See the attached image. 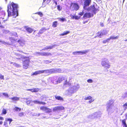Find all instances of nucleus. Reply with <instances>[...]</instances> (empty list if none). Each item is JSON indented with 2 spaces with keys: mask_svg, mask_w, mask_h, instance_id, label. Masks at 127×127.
Here are the masks:
<instances>
[{
  "mask_svg": "<svg viewBox=\"0 0 127 127\" xmlns=\"http://www.w3.org/2000/svg\"><path fill=\"white\" fill-rule=\"evenodd\" d=\"M18 6L17 4L13 2L7 5V11L8 16L11 15V13H12V15L16 17L18 15L17 8Z\"/></svg>",
  "mask_w": 127,
  "mask_h": 127,
  "instance_id": "f257e3e1",
  "label": "nucleus"
},
{
  "mask_svg": "<svg viewBox=\"0 0 127 127\" xmlns=\"http://www.w3.org/2000/svg\"><path fill=\"white\" fill-rule=\"evenodd\" d=\"M106 109L109 114L113 113L115 110V107L113 104V101L112 99L109 100L106 104Z\"/></svg>",
  "mask_w": 127,
  "mask_h": 127,
  "instance_id": "f03ea898",
  "label": "nucleus"
},
{
  "mask_svg": "<svg viewBox=\"0 0 127 127\" xmlns=\"http://www.w3.org/2000/svg\"><path fill=\"white\" fill-rule=\"evenodd\" d=\"M80 86L79 85L71 86L69 88V89L66 91L65 94L66 95H67L73 93L76 91L78 90Z\"/></svg>",
  "mask_w": 127,
  "mask_h": 127,
  "instance_id": "7ed1b4c3",
  "label": "nucleus"
},
{
  "mask_svg": "<svg viewBox=\"0 0 127 127\" xmlns=\"http://www.w3.org/2000/svg\"><path fill=\"white\" fill-rule=\"evenodd\" d=\"M101 64L102 66L106 68H109L111 66L108 60L106 58H104L102 61Z\"/></svg>",
  "mask_w": 127,
  "mask_h": 127,
  "instance_id": "20e7f679",
  "label": "nucleus"
},
{
  "mask_svg": "<svg viewBox=\"0 0 127 127\" xmlns=\"http://www.w3.org/2000/svg\"><path fill=\"white\" fill-rule=\"evenodd\" d=\"M30 59L29 57L27 58V59L25 60L23 63V66L24 69H26L28 67L29 62Z\"/></svg>",
  "mask_w": 127,
  "mask_h": 127,
  "instance_id": "39448f33",
  "label": "nucleus"
},
{
  "mask_svg": "<svg viewBox=\"0 0 127 127\" xmlns=\"http://www.w3.org/2000/svg\"><path fill=\"white\" fill-rule=\"evenodd\" d=\"M40 109L47 113H49L52 112V110L51 109L46 106H41L40 107Z\"/></svg>",
  "mask_w": 127,
  "mask_h": 127,
  "instance_id": "423d86ee",
  "label": "nucleus"
},
{
  "mask_svg": "<svg viewBox=\"0 0 127 127\" xmlns=\"http://www.w3.org/2000/svg\"><path fill=\"white\" fill-rule=\"evenodd\" d=\"M107 32L106 29H104L103 31L101 32H98L97 35V36H95L94 38H95L96 37H99L100 38L101 36H102L104 35H106L107 34Z\"/></svg>",
  "mask_w": 127,
  "mask_h": 127,
  "instance_id": "0eeeda50",
  "label": "nucleus"
},
{
  "mask_svg": "<svg viewBox=\"0 0 127 127\" xmlns=\"http://www.w3.org/2000/svg\"><path fill=\"white\" fill-rule=\"evenodd\" d=\"M71 7L73 10H77L79 9V7L78 4L75 3H72L71 4Z\"/></svg>",
  "mask_w": 127,
  "mask_h": 127,
  "instance_id": "6e6552de",
  "label": "nucleus"
},
{
  "mask_svg": "<svg viewBox=\"0 0 127 127\" xmlns=\"http://www.w3.org/2000/svg\"><path fill=\"white\" fill-rule=\"evenodd\" d=\"M36 54L37 55H40L42 56H48L51 55L50 53L45 52L43 53L36 52Z\"/></svg>",
  "mask_w": 127,
  "mask_h": 127,
  "instance_id": "1a4fd4ad",
  "label": "nucleus"
},
{
  "mask_svg": "<svg viewBox=\"0 0 127 127\" xmlns=\"http://www.w3.org/2000/svg\"><path fill=\"white\" fill-rule=\"evenodd\" d=\"M64 107L61 106H56V114L57 113H59L61 111L64 110Z\"/></svg>",
  "mask_w": 127,
  "mask_h": 127,
  "instance_id": "9d476101",
  "label": "nucleus"
},
{
  "mask_svg": "<svg viewBox=\"0 0 127 127\" xmlns=\"http://www.w3.org/2000/svg\"><path fill=\"white\" fill-rule=\"evenodd\" d=\"M88 51V50H85L83 51H80L78 52H73L72 54L74 55H76L77 53H79L81 55L83 54H85Z\"/></svg>",
  "mask_w": 127,
  "mask_h": 127,
  "instance_id": "9b49d317",
  "label": "nucleus"
},
{
  "mask_svg": "<svg viewBox=\"0 0 127 127\" xmlns=\"http://www.w3.org/2000/svg\"><path fill=\"white\" fill-rule=\"evenodd\" d=\"M27 91H30L32 93H36L39 91V89L37 88H35L32 89H27Z\"/></svg>",
  "mask_w": 127,
  "mask_h": 127,
  "instance_id": "f8f14e48",
  "label": "nucleus"
},
{
  "mask_svg": "<svg viewBox=\"0 0 127 127\" xmlns=\"http://www.w3.org/2000/svg\"><path fill=\"white\" fill-rule=\"evenodd\" d=\"M91 10L95 14L96 12L98 11V9L96 8L95 6L93 5L92 6H91Z\"/></svg>",
  "mask_w": 127,
  "mask_h": 127,
  "instance_id": "ddd939ff",
  "label": "nucleus"
},
{
  "mask_svg": "<svg viewBox=\"0 0 127 127\" xmlns=\"http://www.w3.org/2000/svg\"><path fill=\"white\" fill-rule=\"evenodd\" d=\"M91 1V0H85L84 2V6L85 7L88 6Z\"/></svg>",
  "mask_w": 127,
  "mask_h": 127,
  "instance_id": "4468645a",
  "label": "nucleus"
},
{
  "mask_svg": "<svg viewBox=\"0 0 127 127\" xmlns=\"http://www.w3.org/2000/svg\"><path fill=\"white\" fill-rule=\"evenodd\" d=\"M92 14L90 13H86L84 15L83 18H87L90 17L92 16Z\"/></svg>",
  "mask_w": 127,
  "mask_h": 127,
  "instance_id": "2eb2a0df",
  "label": "nucleus"
},
{
  "mask_svg": "<svg viewBox=\"0 0 127 127\" xmlns=\"http://www.w3.org/2000/svg\"><path fill=\"white\" fill-rule=\"evenodd\" d=\"M70 85L71 84L69 83L68 82V81H67V80H66L65 81V82H64L63 85V88H64L66 87L70 86Z\"/></svg>",
  "mask_w": 127,
  "mask_h": 127,
  "instance_id": "dca6fc26",
  "label": "nucleus"
},
{
  "mask_svg": "<svg viewBox=\"0 0 127 127\" xmlns=\"http://www.w3.org/2000/svg\"><path fill=\"white\" fill-rule=\"evenodd\" d=\"M41 73H45L47 74L48 75H49V74L51 73V72L49 70H41Z\"/></svg>",
  "mask_w": 127,
  "mask_h": 127,
  "instance_id": "f3484780",
  "label": "nucleus"
},
{
  "mask_svg": "<svg viewBox=\"0 0 127 127\" xmlns=\"http://www.w3.org/2000/svg\"><path fill=\"white\" fill-rule=\"evenodd\" d=\"M26 30L29 33H32L33 31V29L31 27H27L26 28Z\"/></svg>",
  "mask_w": 127,
  "mask_h": 127,
  "instance_id": "a211bd4d",
  "label": "nucleus"
},
{
  "mask_svg": "<svg viewBox=\"0 0 127 127\" xmlns=\"http://www.w3.org/2000/svg\"><path fill=\"white\" fill-rule=\"evenodd\" d=\"M33 102L36 104H42L43 105H45L46 103L44 102H40L37 100H34L33 101Z\"/></svg>",
  "mask_w": 127,
  "mask_h": 127,
  "instance_id": "6ab92c4d",
  "label": "nucleus"
},
{
  "mask_svg": "<svg viewBox=\"0 0 127 127\" xmlns=\"http://www.w3.org/2000/svg\"><path fill=\"white\" fill-rule=\"evenodd\" d=\"M95 113L96 118L100 117L102 114L101 112L100 111H98L97 112H95Z\"/></svg>",
  "mask_w": 127,
  "mask_h": 127,
  "instance_id": "aec40b11",
  "label": "nucleus"
},
{
  "mask_svg": "<svg viewBox=\"0 0 127 127\" xmlns=\"http://www.w3.org/2000/svg\"><path fill=\"white\" fill-rule=\"evenodd\" d=\"M53 46H46V47H44V48H43L42 50H47L49 49H51L53 48Z\"/></svg>",
  "mask_w": 127,
  "mask_h": 127,
  "instance_id": "412c9836",
  "label": "nucleus"
},
{
  "mask_svg": "<svg viewBox=\"0 0 127 127\" xmlns=\"http://www.w3.org/2000/svg\"><path fill=\"white\" fill-rule=\"evenodd\" d=\"M46 30V29L45 28H42L39 31V32L38 33V34L39 35L40 34H42Z\"/></svg>",
  "mask_w": 127,
  "mask_h": 127,
  "instance_id": "4be33fe9",
  "label": "nucleus"
},
{
  "mask_svg": "<svg viewBox=\"0 0 127 127\" xmlns=\"http://www.w3.org/2000/svg\"><path fill=\"white\" fill-rule=\"evenodd\" d=\"M88 118L91 119H94L96 118L95 113H93L92 114L90 115L88 117Z\"/></svg>",
  "mask_w": 127,
  "mask_h": 127,
  "instance_id": "5701e85b",
  "label": "nucleus"
},
{
  "mask_svg": "<svg viewBox=\"0 0 127 127\" xmlns=\"http://www.w3.org/2000/svg\"><path fill=\"white\" fill-rule=\"evenodd\" d=\"M41 73V70H39L38 71H35L33 72L31 75H37Z\"/></svg>",
  "mask_w": 127,
  "mask_h": 127,
  "instance_id": "b1692460",
  "label": "nucleus"
},
{
  "mask_svg": "<svg viewBox=\"0 0 127 127\" xmlns=\"http://www.w3.org/2000/svg\"><path fill=\"white\" fill-rule=\"evenodd\" d=\"M19 98H20L19 97H12L10 99L12 100L13 101H15L18 100L19 99Z\"/></svg>",
  "mask_w": 127,
  "mask_h": 127,
  "instance_id": "393cba45",
  "label": "nucleus"
},
{
  "mask_svg": "<svg viewBox=\"0 0 127 127\" xmlns=\"http://www.w3.org/2000/svg\"><path fill=\"white\" fill-rule=\"evenodd\" d=\"M63 80H64V77H59L58 79L57 82L60 83L61 81H62Z\"/></svg>",
  "mask_w": 127,
  "mask_h": 127,
  "instance_id": "a878e982",
  "label": "nucleus"
},
{
  "mask_svg": "<svg viewBox=\"0 0 127 127\" xmlns=\"http://www.w3.org/2000/svg\"><path fill=\"white\" fill-rule=\"evenodd\" d=\"M56 99L60 100L61 101H63L64 99L62 97L60 96H56Z\"/></svg>",
  "mask_w": 127,
  "mask_h": 127,
  "instance_id": "bb28decb",
  "label": "nucleus"
},
{
  "mask_svg": "<svg viewBox=\"0 0 127 127\" xmlns=\"http://www.w3.org/2000/svg\"><path fill=\"white\" fill-rule=\"evenodd\" d=\"M7 113V110L5 108H3L2 110V112L1 114H2L5 115Z\"/></svg>",
  "mask_w": 127,
  "mask_h": 127,
  "instance_id": "cd10ccee",
  "label": "nucleus"
},
{
  "mask_svg": "<svg viewBox=\"0 0 127 127\" xmlns=\"http://www.w3.org/2000/svg\"><path fill=\"white\" fill-rule=\"evenodd\" d=\"M14 110L15 111H21V109L20 108H19L17 107H15L14 109Z\"/></svg>",
  "mask_w": 127,
  "mask_h": 127,
  "instance_id": "c85d7f7f",
  "label": "nucleus"
},
{
  "mask_svg": "<svg viewBox=\"0 0 127 127\" xmlns=\"http://www.w3.org/2000/svg\"><path fill=\"white\" fill-rule=\"evenodd\" d=\"M123 108L124 110H126L127 109V102L125 103L123 105Z\"/></svg>",
  "mask_w": 127,
  "mask_h": 127,
  "instance_id": "c756f323",
  "label": "nucleus"
},
{
  "mask_svg": "<svg viewBox=\"0 0 127 127\" xmlns=\"http://www.w3.org/2000/svg\"><path fill=\"white\" fill-rule=\"evenodd\" d=\"M19 43V45L20 46H23L24 45V43L21 40H19L18 41Z\"/></svg>",
  "mask_w": 127,
  "mask_h": 127,
  "instance_id": "7c9ffc66",
  "label": "nucleus"
},
{
  "mask_svg": "<svg viewBox=\"0 0 127 127\" xmlns=\"http://www.w3.org/2000/svg\"><path fill=\"white\" fill-rule=\"evenodd\" d=\"M119 37V36H117L116 37L114 36H111L110 38H109V40L111 39H118Z\"/></svg>",
  "mask_w": 127,
  "mask_h": 127,
  "instance_id": "2f4dec72",
  "label": "nucleus"
},
{
  "mask_svg": "<svg viewBox=\"0 0 127 127\" xmlns=\"http://www.w3.org/2000/svg\"><path fill=\"white\" fill-rule=\"evenodd\" d=\"M58 20L61 21L63 22L66 20V19L64 18H57Z\"/></svg>",
  "mask_w": 127,
  "mask_h": 127,
  "instance_id": "473e14b6",
  "label": "nucleus"
},
{
  "mask_svg": "<svg viewBox=\"0 0 127 127\" xmlns=\"http://www.w3.org/2000/svg\"><path fill=\"white\" fill-rule=\"evenodd\" d=\"M69 32L67 31H64L63 33L60 34V35L63 36L66 35Z\"/></svg>",
  "mask_w": 127,
  "mask_h": 127,
  "instance_id": "72a5a7b5",
  "label": "nucleus"
},
{
  "mask_svg": "<svg viewBox=\"0 0 127 127\" xmlns=\"http://www.w3.org/2000/svg\"><path fill=\"white\" fill-rule=\"evenodd\" d=\"M35 14H38V15H39L40 17H42L43 15L42 13L40 12H36L35 13Z\"/></svg>",
  "mask_w": 127,
  "mask_h": 127,
  "instance_id": "f704fd0d",
  "label": "nucleus"
},
{
  "mask_svg": "<svg viewBox=\"0 0 127 127\" xmlns=\"http://www.w3.org/2000/svg\"><path fill=\"white\" fill-rule=\"evenodd\" d=\"M62 9V6L60 5H58L57 6V9L59 11H60Z\"/></svg>",
  "mask_w": 127,
  "mask_h": 127,
  "instance_id": "c9c22d12",
  "label": "nucleus"
},
{
  "mask_svg": "<svg viewBox=\"0 0 127 127\" xmlns=\"http://www.w3.org/2000/svg\"><path fill=\"white\" fill-rule=\"evenodd\" d=\"M92 97L90 96H88L87 97H85L84 98V99L85 100H90L92 98Z\"/></svg>",
  "mask_w": 127,
  "mask_h": 127,
  "instance_id": "e433bc0d",
  "label": "nucleus"
},
{
  "mask_svg": "<svg viewBox=\"0 0 127 127\" xmlns=\"http://www.w3.org/2000/svg\"><path fill=\"white\" fill-rule=\"evenodd\" d=\"M24 115V113L23 112L20 113L18 114V116L20 117H22Z\"/></svg>",
  "mask_w": 127,
  "mask_h": 127,
  "instance_id": "4c0bfd02",
  "label": "nucleus"
},
{
  "mask_svg": "<svg viewBox=\"0 0 127 127\" xmlns=\"http://www.w3.org/2000/svg\"><path fill=\"white\" fill-rule=\"evenodd\" d=\"M6 121H9V124H10L11 122L12 121V120L10 118H8L6 119Z\"/></svg>",
  "mask_w": 127,
  "mask_h": 127,
  "instance_id": "58836bf2",
  "label": "nucleus"
},
{
  "mask_svg": "<svg viewBox=\"0 0 127 127\" xmlns=\"http://www.w3.org/2000/svg\"><path fill=\"white\" fill-rule=\"evenodd\" d=\"M62 71L61 69H56V72H61Z\"/></svg>",
  "mask_w": 127,
  "mask_h": 127,
  "instance_id": "ea45409f",
  "label": "nucleus"
},
{
  "mask_svg": "<svg viewBox=\"0 0 127 127\" xmlns=\"http://www.w3.org/2000/svg\"><path fill=\"white\" fill-rule=\"evenodd\" d=\"M109 40V39L108 38L106 40H103V41L102 42L103 43H105L107 42H108Z\"/></svg>",
  "mask_w": 127,
  "mask_h": 127,
  "instance_id": "a19ab883",
  "label": "nucleus"
},
{
  "mask_svg": "<svg viewBox=\"0 0 127 127\" xmlns=\"http://www.w3.org/2000/svg\"><path fill=\"white\" fill-rule=\"evenodd\" d=\"M13 65L16 67H18L20 66V65L19 64H17L16 63H14Z\"/></svg>",
  "mask_w": 127,
  "mask_h": 127,
  "instance_id": "79ce46f5",
  "label": "nucleus"
},
{
  "mask_svg": "<svg viewBox=\"0 0 127 127\" xmlns=\"http://www.w3.org/2000/svg\"><path fill=\"white\" fill-rule=\"evenodd\" d=\"M87 82L89 83H92L93 81L91 79H89L87 80Z\"/></svg>",
  "mask_w": 127,
  "mask_h": 127,
  "instance_id": "37998d69",
  "label": "nucleus"
},
{
  "mask_svg": "<svg viewBox=\"0 0 127 127\" xmlns=\"http://www.w3.org/2000/svg\"><path fill=\"white\" fill-rule=\"evenodd\" d=\"M4 75H2L1 74H0V79H2L4 80Z\"/></svg>",
  "mask_w": 127,
  "mask_h": 127,
  "instance_id": "c03bdc74",
  "label": "nucleus"
},
{
  "mask_svg": "<svg viewBox=\"0 0 127 127\" xmlns=\"http://www.w3.org/2000/svg\"><path fill=\"white\" fill-rule=\"evenodd\" d=\"M123 96L124 98L127 97V91L124 94Z\"/></svg>",
  "mask_w": 127,
  "mask_h": 127,
  "instance_id": "a18cd8bd",
  "label": "nucleus"
},
{
  "mask_svg": "<svg viewBox=\"0 0 127 127\" xmlns=\"http://www.w3.org/2000/svg\"><path fill=\"white\" fill-rule=\"evenodd\" d=\"M2 94L4 95L6 97H8V94H7L6 93H2Z\"/></svg>",
  "mask_w": 127,
  "mask_h": 127,
  "instance_id": "49530a36",
  "label": "nucleus"
},
{
  "mask_svg": "<svg viewBox=\"0 0 127 127\" xmlns=\"http://www.w3.org/2000/svg\"><path fill=\"white\" fill-rule=\"evenodd\" d=\"M80 17H79L78 16H75V19L76 20H77L80 18Z\"/></svg>",
  "mask_w": 127,
  "mask_h": 127,
  "instance_id": "de8ad7c7",
  "label": "nucleus"
},
{
  "mask_svg": "<svg viewBox=\"0 0 127 127\" xmlns=\"http://www.w3.org/2000/svg\"><path fill=\"white\" fill-rule=\"evenodd\" d=\"M46 98V97L44 95H42L40 97L41 99L42 100L44 99V98Z\"/></svg>",
  "mask_w": 127,
  "mask_h": 127,
  "instance_id": "09e8293b",
  "label": "nucleus"
},
{
  "mask_svg": "<svg viewBox=\"0 0 127 127\" xmlns=\"http://www.w3.org/2000/svg\"><path fill=\"white\" fill-rule=\"evenodd\" d=\"M122 123L124 125H125V124H126V120H124L122 121Z\"/></svg>",
  "mask_w": 127,
  "mask_h": 127,
  "instance_id": "8fccbe9b",
  "label": "nucleus"
},
{
  "mask_svg": "<svg viewBox=\"0 0 127 127\" xmlns=\"http://www.w3.org/2000/svg\"><path fill=\"white\" fill-rule=\"evenodd\" d=\"M52 26L54 27H56V21L53 22L52 25Z\"/></svg>",
  "mask_w": 127,
  "mask_h": 127,
  "instance_id": "3c124183",
  "label": "nucleus"
},
{
  "mask_svg": "<svg viewBox=\"0 0 127 127\" xmlns=\"http://www.w3.org/2000/svg\"><path fill=\"white\" fill-rule=\"evenodd\" d=\"M91 99V100H89V103H91L92 102H93L94 100V99Z\"/></svg>",
  "mask_w": 127,
  "mask_h": 127,
  "instance_id": "603ef678",
  "label": "nucleus"
},
{
  "mask_svg": "<svg viewBox=\"0 0 127 127\" xmlns=\"http://www.w3.org/2000/svg\"><path fill=\"white\" fill-rule=\"evenodd\" d=\"M83 14H84V12L83 11H82L81 12H80L79 13V15H80L81 16Z\"/></svg>",
  "mask_w": 127,
  "mask_h": 127,
  "instance_id": "864d4df0",
  "label": "nucleus"
},
{
  "mask_svg": "<svg viewBox=\"0 0 127 127\" xmlns=\"http://www.w3.org/2000/svg\"><path fill=\"white\" fill-rule=\"evenodd\" d=\"M100 26L101 27H103L104 26V25L103 23H100Z\"/></svg>",
  "mask_w": 127,
  "mask_h": 127,
  "instance_id": "5fc2aeb1",
  "label": "nucleus"
},
{
  "mask_svg": "<svg viewBox=\"0 0 127 127\" xmlns=\"http://www.w3.org/2000/svg\"><path fill=\"white\" fill-rule=\"evenodd\" d=\"M2 15H3V17H5V13H3V14H2ZM0 18H2L3 19H4V17H2H2H0Z\"/></svg>",
  "mask_w": 127,
  "mask_h": 127,
  "instance_id": "6e6d98bb",
  "label": "nucleus"
},
{
  "mask_svg": "<svg viewBox=\"0 0 127 127\" xmlns=\"http://www.w3.org/2000/svg\"><path fill=\"white\" fill-rule=\"evenodd\" d=\"M4 119V118L1 116H0V120H3Z\"/></svg>",
  "mask_w": 127,
  "mask_h": 127,
  "instance_id": "4d7b16f0",
  "label": "nucleus"
},
{
  "mask_svg": "<svg viewBox=\"0 0 127 127\" xmlns=\"http://www.w3.org/2000/svg\"><path fill=\"white\" fill-rule=\"evenodd\" d=\"M71 17L73 19H75V16L71 15Z\"/></svg>",
  "mask_w": 127,
  "mask_h": 127,
  "instance_id": "13d9d810",
  "label": "nucleus"
},
{
  "mask_svg": "<svg viewBox=\"0 0 127 127\" xmlns=\"http://www.w3.org/2000/svg\"><path fill=\"white\" fill-rule=\"evenodd\" d=\"M3 122L2 121H0V125H1L3 124Z\"/></svg>",
  "mask_w": 127,
  "mask_h": 127,
  "instance_id": "bf43d9fd",
  "label": "nucleus"
},
{
  "mask_svg": "<svg viewBox=\"0 0 127 127\" xmlns=\"http://www.w3.org/2000/svg\"><path fill=\"white\" fill-rule=\"evenodd\" d=\"M87 22H88L87 21H84L83 22V23L84 24H85Z\"/></svg>",
  "mask_w": 127,
  "mask_h": 127,
  "instance_id": "052dcab7",
  "label": "nucleus"
},
{
  "mask_svg": "<svg viewBox=\"0 0 127 127\" xmlns=\"http://www.w3.org/2000/svg\"><path fill=\"white\" fill-rule=\"evenodd\" d=\"M124 125V127H127V125L126 124H125V125Z\"/></svg>",
  "mask_w": 127,
  "mask_h": 127,
  "instance_id": "680f3d73",
  "label": "nucleus"
},
{
  "mask_svg": "<svg viewBox=\"0 0 127 127\" xmlns=\"http://www.w3.org/2000/svg\"><path fill=\"white\" fill-rule=\"evenodd\" d=\"M46 0H43V2H45Z\"/></svg>",
  "mask_w": 127,
  "mask_h": 127,
  "instance_id": "e2e57ef3",
  "label": "nucleus"
},
{
  "mask_svg": "<svg viewBox=\"0 0 127 127\" xmlns=\"http://www.w3.org/2000/svg\"><path fill=\"white\" fill-rule=\"evenodd\" d=\"M6 21V20L5 19V20H4L3 21L4 22H5V21Z\"/></svg>",
  "mask_w": 127,
  "mask_h": 127,
  "instance_id": "0e129e2a",
  "label": "nucleus"
},
{
  "mask_svg": "<svg viewBox=\"0 0 127 127\" xmlns=\"http://www.w3.org/2000/svg\"><path fill=\"white\" fill-rule=\"evenodd\" d=\"M3 43H6V42H4H4H3Z\"/></svg>",
  "mask_w": 127,
  "mask_h": 127,
  "instance_id": "69168bd1",
  "label": "nucleus"
},
{
  "mask_svg": "<svg viewBox=\"0 0 127 127\" xmlns=\"http://www.w3.org/2000/svg\"><path fill=\"white\" fill-rule=\"evenodd\" d=\"M126 118L127 119V114L126 116Z\"/></svg>",
  "mask_w": 127,
  "mask_h": 127,
  "instance_id": "338daca9",
  "label": "nucleus"
},
{
  "mask_svg": "<svg viewBox=\"0 0 127 127\" xmlns=\"http://www.w3.org/2000/svg\"><path fill=\"white\" fill-rule=\"evenodd\" d=\"M125 41H127V39H126V40H125Z\"/></svg>",
  "mask_w": 127,
  "mask_h": 127,
  "instance_id": "774afa93",
  "label": "nucleus"
}]
</instances>
